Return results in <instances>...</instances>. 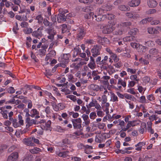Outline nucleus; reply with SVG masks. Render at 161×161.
Masks as SVG:
<instances>
[{"instance_id":"f257e3e1","label":"nucleus","mask_w":161,"mask_h":161,"mask_svg":"<svg viewBox=\"0 0 161 161\" xmlns=\"http://www.w3.org/2000/svg\"><path fill=\"white\" fill-rule=\"evenodd\" d=\"M71 121L74 128L75 129H80L81 128V120L80 118L72 119Z\"/></svg>"},{"instance_id":"f03ea898","label":"nucleus","mask_w":161,"mask_h":161,"mask_svg":"<svg viewBox=\"0 0 161 161\" xmlns=\"http://www.w3.org/2000/svg\"><path fill=\"white\" fill-rule=\"evenodd\" d=\"M77 38L78 40H81L85 36L86 31L83 28H78V29H77Z\"/></svg>"},{"instance_id":"7ed1b4c3","label":"nucleus","mask_w":161,"mask_h":161,"mask_svg":"<svg viewBox=\"0 0 161 161\" xmlns=\"http://www.w3.org/2000/svg\"><path fill=\"white\" fill-rule=\"evenodd\" d=\"M101 48L100 46L97 45L94 46L91 50L92 56L93 57H96L100 54V51Z\"/></svg>"},{"instance_id":"20e7f679","label":"nucleus","mask_w":161,"mask_h":161,"mask_svg":"<svg viewBox=\"0 0 161 161\" xmlns=\"http://www.w3.org/2000/svg\"><path fill=\"white\" fill-rule=\"evenodd\" d=\"M51 104L53 109L56 111H58L60 110H63L65 108L64 104L61 103L56 104L54 102L51 103Z\"/></svg>"},{"instance_id":"39448f33","label":"nucleus","mask_w":161,"mask_h":161,"mask_svg":"<svg viewBox=\"0 0 161 161\" xmlns=\"http://www.w3.org/2000/svg\"><path fill=\"white\" fill-rule=\"evenodd\" d=\"M106 19V16L104 15L99 14L97 13L92 17L93 20H95L97 21H100L104 20Z\"/></svg>"},{"instance_id":"423d86ee","label":"nucleus","mask_w":161,"mask_h":161,"mask_svg":"<svg viewBox=\"0 0 161 161\" xmlns=\"http://www.w3.org/2000/svg\"><path fill=\"white\" fill-rule=\"evenodd\" d=\"M19 157L18 152H14L8 157L7 161H17Z\"/></svg>"},{"instance_id":"0eeeda50","label":"nucleus","mask_w":161,"mask_h":161,"mask_svg":"<svg viewBox=\"0 0 161 161\" xmlns=\"http://www.w3.org/2000/svg\"><path fill=\"white\" fill-rule=\"evenodd\" d=\"M47 33L49 34L47 38L53 41L54 38V36L56 34V32L53 29L50 28L47 29Z\"/></svg>"},{"instance_id":"6e6552de","label":"nucleus","mask_w":161,"mask_h":161,"mask_svg":"<svg viewBox=\"0 0 161 161\" xmlns=\"http://www.w3.org/2000/svg\"><path fill=\"white\" fill-rule=\"evenodd\" d=\"M26 124V127L27 128H29L33 124H36V121L35 119H31L30 118L27 117L25 120Z\"/></svg>"},{"instance_id":"1a4fd4ad","label":"nucleus","mask_w":161,"mask_h":161,"mask_svg":"<svg viewBox=\"0 0 161 161\" xmlns=\"http://www.w3.org/2000/svg\"><path fill=\"white\" fill-rule=\"evenodd\" d=\"M113 30V28L111 25H107L103 27V32L104 34H109Z\"/></svg>"},{"instance_id":"9d476101","label":"nucleus","mask_w":161,"mask_h":161,"mask_svg":"<svg viewBox=\"0 0 161 161\" xmlns=\"http://www.w3.org/2000/svg\"><path fill=\"white\" fill-rule=\"evenodd\" d=\"M106 101H103L102 106L103 109L105 112L106 114H108L109 112L108 107L109 106V104L108 103H106Z\"/></svg>"},{"instance_id":"9b49d317","label":"nucleus","mask_w":161,"mask_h":161,"mask_svg":"<svg viewBox=\"0 0 161 161\" xmlns=\"http://www.w3.org/2000/svg\"><path fill=\"white\" fill-rule=\"evenodd\" d=\"M147 4L151 8H154L157 6L158 3L155 0H147Z\"/></svg>"},{"instance_id":"f8f14e48","label":"nucleus","mask_w":161,"mask_h":161,"mask_svg":"<svg viewBox=\"0 0 161 161\" xmlns=\"http://www.w3.org/2000/svg\"><path fill=\"white\" fill-rule=\"evenodd\" d=\"M23 143L28 146H34V143L32 142L31 137L25 138L23 140Z\"/></svg>"},{"instance_id":"ddd939ff","label":"nucleus","mask_w":161,"mask_h":161,"mask_svg":"<svg viewBox=\"0 0 161 161\" xmlns=\"http://www.w3.org/2000/svg\"><path fill=\"white\" fill-rule=\"evenodd\" d=\"M69 151H65L63 152H59L57 151L56 152V154L59 157L63 158H66L68 156V154H69Z\"/></svg>"},{"instance_id":"4468645a","label":"nucleus","mask_w":161,"mask_h":161,"mask_svg":"<svg viewBox=\"0 0 161 161\" xmlns=\"http://www.w3.org/2000/svg\"><path fill=\"white\" fill-rule=\"evenodd\" d=\"M158 28L149 27L147 28V32L150 34H157L158 33Z\"/></svg>"},{"instance_id":"2eb2a0df","label":"nucleus","mask_w":161,"mask_h":161,"mask_svg":"<svg viewBox=\"0 0 161 161\" xmlns=\"http://www.w3.org/2000/svg\"><path fill=\"white\" fill-rule=\"evenodd\" d=\"M70 55L69 54H64L62 57L61 62L64 64H67L69 62Z\"/></svg>"},{"instance_id":"dca6fc26","label":"nucleus","mask_w":161,"mask_h":161,"mask_svg":"<svg viewBox=\"0 0 161 161\" xmlns=\"http://www.w3.org/2000/svg\"><path fill=\"white\" fill-rule=\"evenodd\" d=\"M140 3V0H132L128 3V5L130 7L138 6Z\"/></svg>"},{"instance_id":"f3484780","label":"nucleus","mask_w":161,"mask_h":161,"mask_svg":"<svg viewBox=\"0 0 161 161\" xmlns=\"http://www.w3.org/2000/svg\"><path fill=\"white\" fill-rule=\"evenodd\" d=\"M40 28L38 29L37 31H35L32 32V35L33 36L39 39L41 37L42 35V33L41 31H39Z\"/></svg>"},{"instance_id":"a211bd4d","label":"nucleus","mask_w":161,"mask_h":161,"mask_svg":"<svg viewBox=\"0 0 161 161\" xmlns=\"http://www.w3.org/2000/svg\"><path fill=\"white\" fill-rule=\"evenodd\" d=\"M152 123L151 121H148L147 122V125L148 131L151 134H153L154 131L153 129L152 128Z\"/></svg>"},{"instance_id":"6ab92c4d","label":"nucleus","mask_w":161,"mask_h":161,"mask_svg":"<svg viewBox=\"0 0 161 161\" xmlns=\"http://www.w3.org/2000/svg\"><path fill=\"white\" fill-rule=\"evenodd\" d=\"M149 53L154 56V57H156L159 53L158 50L155 48H152L149 51Z\"/></svg>"},{"instance_id":"aec40b11","label":"nucleus","mask_w":161,"mask_h":161,"mask_svg":"<svg viewBox=\"0 0 161 161\" xmlns=\"http://www.w3.org/2000/svg\"><path fill=\"white\" fill-rule=\"evenodd\" d=\"M145 144V143L143 142H139L135 145V146L136 147L135 150L138 151L141 150L142 146H144Z\"/></svg>"},{"instance_id":"412c9836","label":"nucleus","mask_w":161,"mask_h":161,"mask_svg":"<svg viewBox=\"0 0 161 161\" xmlns=\"http://www.w3.org/2000/svg\"><path fill=\"white\" fill-rule=\"evenodd\" d=\"M29 151L32 154H38L42 152L40 148L37 147H34L33 149H30Z\"/></svg>"},{"instance_id":"4be33fe9","label":"nucleus","mask_w":161,"mask_h":161,"mask_svg":"<svg viewBox=\"0 0 161 161\" xmlns=\"http://www.w3.org/2000/svg\"><path fill=\"white\" fill-rule=\"evenodd\" d=\"M103 7L104 8L106 11H109L114 8L113 5L108 3L103 5Z\"/></svg>"},{"instance_id":"5701e85b","label":"nucleus","mask_w":161,"mask_h":161,"mask_svg":"<svg viewBox=\"0 0 161 161\" xmlns=\"http://www.w3.org/2000/svg\"><path fill=\"white\" fill-rule=\"evenodd\" d=\"M146 128V125L145 123H142L141 126L139 129V132L141 134H143Z\"/></svg>"},{"instance_id":"b1692460","label":"nucleus","mask_w":161,"mask_h":161,"mask_svg":"<svg viewBox=\"0 0 161 161\" xmlns=\"http://www.w3.org/2000/svg\"><path fill=\"white\" fill-rule=\"evenodd\" d=\"M124 41L126 42H131L133 41H135L136 40V37L134 36L131 35L126 37L123 39Z\"/></svg>"},{"instance_id":"393cba45","label":"nucleus","mask_w":161,"mask_h":161,"mask_svg":"<svg viewBox=\"0 0 161 161\" xmlns=\"http://www.w3.org/2000/svg\"><path fill=\"white\" fill-rule=\"evenodd\" d=\"M123 31L122 28H119L116 29L114 32V34L117 36L122 35L123 33Z\"/></svg>"},{"instance_id":"a878e982","label":"nucleus","mask_w":161,"mask_h":161,"mask_svg":"<svg viewBox=\"0 0 161 161\" xmlns=\"http://www.w3.org/2000/svg\"><path fill=\"white\" fill-rule=\"evenodd\" d=\"M43 23L45 26L46 27H49L50 28L52 27L53 23L52 22H50L46 19H44Z\"/></svg>"},{"instance_id":"bb28decb","label":"nucleus","mask_w":161,"mask_h":161,"mask_svg":"<svg viewBox=\"0 0 161 161\" xmlns=\"http://www.w3.org/2000/svg\"><path fill=\"white\" fill-rule=\"evenodd\" d=\"M120 25L123 27L130 28V26H132V23L130 22H124L121 23Z\"/></svg>"},{"instance_id":"cd10ccee","label":"nucleus","mask_w":161,"mask_h":161,"mask_svg":"<svg viewBox=\"0 0 161 161\" xmlns=\"http://www.w3.org/2000/svg\"><path fill=\"white\" fill-rule=\"evenodd\" d=\"M119 9L122 11H126L129 10V7L125 5H121L119 6Z\"/></svg>"},{"instance_id":"c85d7f7f","label":"nucleus","mask_w":161,"mask_h":161,"mask_svg":"<svg viewBox=\"0 0 161 161\" xmlns=\"http://www.w3.org/2000/svg\"><path fill=\"white\" fill-rule=\"evenodd\" d=\"M88 87L91 90L96 91H98L99 89V86L97 85L94 84H91Z\"/></svg>"},{"instance_id":"c756f323","label":"nucleus","mask_w":161,"mask_h":161,"mask_svg":"<svg viewBox=\"0 0 161 161\" xmlns=\"http://www.w3.org/2000/svg\"><path fill=\"white\" fill-rule=\"evenodd\" d=\"M57 21L58 23H62V22L65 21L66 20V19L64 17H63L62 16H60L59 14L57 16Z\"/></svg>"},{"instance_id":"7c9ffc66","label":"nucleus","mask_w":161,"mask_h":161,"mask_svg":"<svg viewBox=\"0 0 161 161\" xmlns=\"http://www.w3.org/2000/svg\"><path fill=\"white\" fill-rule=\"evenodd\" d=\"M3 108H1V113L2 114L3 117L5 119L8 118L7 114L8 113V111L7 110H4L3 109Z\"/></svg>"},{"instance_id":"2f4dec72","label":"nucleus","mask_w":161,"mask_h":161,"mask_svg":"<svg viewBox=\"0 0 161 161\" xmlns=\"http://www.w3.org/2000/svg\"><path fill=\"white\" fill-rule=\"evenodd\" d=\"M103 141V139L102 136H96L95 138V141L97 143H101Z\"/></svg>"},{"instance_id":"473e14b6","label":"nucleus","mask_w":161,"mask_h":161,"mask_svg":"<svg viewBox=\"0 0 161 161\" xmlns=\"http://www.w3.org/2000/svg\"><path fill=\"white\" fill-rule=\"evenodd\" d=\"M106 11L104 7H103V5L100 8H99L96 11V13H98L99 14H102L105 13Z\"/></svg>"},{"instance_id":"72a5a7b5","label":"nucleus","mask_w":161,"mask_h":161,"mask_svg":"<svg viewBox=\"0 0 161 161\" xmlns=\"http://www.w3.org/2000/svg\"><path fill=\"white\" fill-rule=\"evenodd\" d=\"M154 137H153L150 139V142L151 143H153L155 142V140H158V135L157 133H155L154 135Z\"/></svg>"},{"instance_id":"f704fd0d","label":"nucleus","mask_w":161,"mask_h":161,"mask_svg":"<svg viewBox=\"0 0 161 161\" xmlns=\"http://www.w3.org/2000/svg\"><path fill=\"white\" fill-rule=\"evenodd\" d=\"M31 114V116L32 117H33L35 115L38 114H39V112L36 109H32L30 112Z\"/></svg>"},{"instance_id":"c9c22d12","label":"nucleus","mask_w":161,"mask_h":161,"mask_svg":"<svg viewBox=\"0 0 161 161\" xmlns=\"http://www.w3.org/2000/svg\"><path fill=\"white\" fill-rule=\"evenodd\" d=\"M118 84L121 85L124 87H125L126 86L125 81H123L121 78L119 79Z\"/></svg>"},{"instance_id":"e433bc0d","label":"nucleus","mask_w":161,"mask_h":161,"mask_svg":"<svg viewBox=\"0 0 161 161\" xmlns=\"http://www.w3.org/2000/svg\"><path fill=\"white\" fill-rule=\"evenodd\" d=\"M137 30H138L137 29L134 28L131 29L130 31L129 32V33L130 35L134 36L136 35Z\"/></svg>"},{"instance_id":"4c0bfd02","label":"nucleus","mask_w":161,"mask_h":161,"mask_svg":"<svg viewBox=\"0 0 161 161\" xmlns=\"http://www.w3.org/2000/svg\"><path fill=\"white\" fill-rule=\"evenodd\" d=\"M158 118L157 117V115L156 114H153L149 116V119L150 120V121L152 122L153 120H157V118Z\"/></svg>"},{"instance_id":"58836bf2","label":"nucleus","mask_w":161,"mask_h":161,"mask_svg":"<svg viewBox=\"0 0 161 161\" xmlns=\"http://www.w3.org/2000/svg\"><path fill=\"white\" fill-rule=\"evenodd\" d=\"M36 19L38 20V23L41 24L42 22L43 21V18L41 15L40 14L36 16Z\"/></svg>"},{"instance_id":"ea45409f","label":"nucleus","mask_w":161,"mask_h":161,"mask_svg":"<svg viewBox=\"0 0 161 161\" xmlns=\"http://www.w3.org/2000/svg\"><path fill=\"white\" fill-rule=\"evenodd\" d=\"M88 66L91 69H93L96 68V65L95 62H90V63L88 64Z\"/></svg>"},{"instance_id":"a19ab883","label":"nucleus","mask_w":161,"mask_h":161,"mask_svg":"<svg viewBox=\"0 0 161 161\" xmlns=\"http://www.w3.org/2000/svg\"><path fill=\"white\" fill-rule=\"evenodd\" d=\"M97 101H91L88 105H86V106L88 109L92 107H94L96 102Z\"/></svg>"},{"instance_id":"79ce46f5","label":"nucleus","mask_w":161,"mask_h":161,"mask_svg":"<svg viewBox=\"0 0 161 161\" xmlns=\"http://www.w3.org/2000/svg\"><path fill=\"white\" fill-rule=\"evenodd\" d=\"M12 123L14 127L15 128H16L19 126V123L17 122V120L15 119H14V120H13Z\"/></svg>"},{"instance_id":"37998d69","label":"nucleus","mask_w":161,"mask_h":161,"mask_svg":"<svg viewBox=\"0 0 161 161\" xmlns=\"http://www.w3.org/2000/svg\"><path fill=\"white\" fill-rule=\"evenodd\" d=\"M32 29L31 28H27L26 29H25L24 30V31L26 34H29L32 32Z\"/></svg>"},{"instance_id":"c03bdc74","label":"nucleus","mask_w":161,"mask_h":161,"mask_svg":"<svg viewBox=\"0 0 161 161\" xmlns=\"http://www.w3.org/2000/svg\"><path fill=\"white\" fill-rule=\"evenodd\" d=\"M44 74L48 78H50L49 76H51L52 75L50 70L49 69H46V72L44 73Z\"/></svg>"},{"instance_id":"a18cd8bd","label":"nucleus","mask_w":161,"mask_h":161,"mask_svg":"<svg viewBox=\"0 0 161 161\" xmlns=\"http://www.w3.org/2000/svg\"><path fill=\"white\" fill-rule=\"evenodd\" d=\"M106 16V18L108 19H114L115 16L113 14H108L107 15H105Z\"/></svg>"},{"instance_id":"49530a36","label":"nucleus","mask_w":161,"mask_h":161,"mask_svg":"<svg viewBox=\"0 0 161 161\" xmlns=\"http://www.w3.org/2000/svg\"><path fill=\"white\" fill-rule=\"evenodd\" d=\"M114 65L116 68H120L122 66V64L120 61L118 62L115 63Z\"/></svg>"},{"instance_id":"de8ad7c7","label":"nucleus","mask_w":161,"mask_h":161,"mask_svg":"<svg viewBox=\"0 0 161 161\" xmlns=\"http://www.w3.org/2000/svg\"><path fill=\"white\" fill-rule=\"evenodd\" d=\"M51 19L52 22L53 23V24L54 25L57 24L56 20V15H52L51 16Z\"/></svg>"},{"instance_id":"09e8293b","label":"nucleus","mask_w":161,"mask_h":161,"mask_svg":"<svg viewBox=\"0 0 161 161\" xmlns=\"http://www.w3.org/2000/svg\"><path fill=\"white\" fill-rule=\"evenodd\" d=\"M124 97L127 99L131 100V99L133 100L135 97L131 95L128 94H125L124 95Z\"/></svg>"},{"instance_id":"8fccbe9b","label":"nucleus","mask_w":161,"mask_h":161,"mask_svg":"<svg viewBox=\"0 0 161 161\" xmlns=\"http://www.w3.org/2000/svg\"><path fill=\"white\" fill-rule=\"evenodd\" d=\"M108 57V56H105L101 62V64H105L107 63Z\"/></svg>"},{"instance_id":"3c124183","label":"nucleus","mask_w":161,"mask_h":161,"mask_svg":"<svg viewBox=\"0 0 161 161\" xmlns=\"http://www.w3.org/2000/svg\"><path fill=\"white\" fill-rule=\"evenodd\" d=\"M16 25L14 26L13 29V30L15 33V34H16L17 33V31L18 30H19V28H18V25L17 22L15 23Z\"/></svg>"},{"instance_id":"603ef678","label":"nucleus","mask_w":161,"mask_h":161,"mask_svg":"<svg viewBox=\"0 0 161 161\" xmlns=\"http://www.w3.org/2000/svg\"><path fill=\"white\" fill-rule=\"evenodd\" d=\"M80 145L81 146H83L85 148V149H87L88 150H91L92 149V146H89L88 145H84L82 144H80Z\"/></svg>"},{"instance_id":"864d4df0","label":"nucleus","mask_w":161,"mask_h":161,"mask_svg":"<svg viewBox=\"0 0 161 161\" xmlns=\"http://www.w3.org/2000/svg\"><path fill=\"white\" fill-rule=\"evenodd\" d=\"M62 27V32L64 33L66 31L67 26L65 24H63L61 25Z\"/></svg>"},{"instance_id":"5fc2aeb1","label":"nucleus","mask_w":161,"mask_h":161,"mask_svg":"<svg viewBox=\"0 0 161 161\" xmlns=\"http://www.w3.org/2000/svg\"><path fill=\"white\" fill-rule=\"evenodd\" d=\"M97 126L99 128L103 129L104 128L105 124L103 123H98L97 124Z\"/></svg>"},{"instance_id":"6e6d98bb","label":"nucleus","mask_w":161,"mask_h":161,"mask_svg":"<svg viewBox=\"0 0 161 161\" xmlns=\"http://www.w3.org/2000/svg\"><path fill=\"white\" fill-rule=\"evenodd\" d=\"M160 23V21L158 20H154L151 21V24L153 25H155Z\"/></svg>"},{"instance_id":"4d7b16f0","label":"nucleus","mask_w":161,"mask_h":161,"mask_svg":"<svg viewBox=\"0 0 161 161\" xmlns=\"http://www.w3.org/2000/svg\"><path fill=\"white\" fill-rule=\"evenodd\" d=\"M71 160L74 161H80L81 158L73 156L71 157Z\"/></svg>"},{"instance_id":"13d9d810","label":"nucleus","mask_w":161,"mask_h":161,"mask_svg":"<svg viewBox=\"0 0 161 161\" xmlns=\"http://www.w3.org/2000/svg\"><path fill=\"white\" fill-rule=\"evenodd\" d=\"M137 76L136 75H132L130 76V78L131 80H136V81H138L139 80V79H137Z\"/></svg>"},{"instance_id":"bf43d9fd","label":"nucleus","mask_w":161,"mask_h":161,"mask_svg":"<svg viewBox=\"0 0 161 161\" xmlns=\"http://www.w3.org/2000/svg\"><path fill=\"white\" fill-rule=\"evenodd\" d=\"M147 99L149 101H152L155 99L154 97L152 95L150 94L147 96Z\"/></svg>"},{"instance_id":"052dcab7","label":"nucleus","mask_w":161,"mask_h":161,"mask_svg":"<svg viewBox=\"0 0 161 161\" xmlns=\"http://www.w3.org/2000/svg\"><path fill=\"white\" fill-rule=\"evenodd\" d=\"M122 2V0H116L114 2V4L115 6H118Z\"/></svg>"},{"instance_id":"680f3d73","label":"nucleus","mask_w":161,"mask_h":161,"mask_svg":"<svg viewBox=\"0 0 161 161\" xmlns=\"http://www.w3.org/2000/svg\"><path fill=\"white\" fill-rule=\"evenodd\" d=\"M94 14L93 13L91 12L89 14H87L86 15V16L85 17V18H86H86L87 19H91V18H92V16H94Z\"/></svg>"},{"instance_id":"e2e57ef3","label":"nucleus","mask_w":161,"mask_h":161,"mask_svg":"<svg viewBox=\"0 0 161 161\" xmlns=\"http://www.w3.org/2000/svg\"><path fill=\"white\" fill-rule=\"evenodd\" d=\"M127 71L128 72H130L131 74H134L136 72V70L135 69L128 68L127 69Z\"/></svg>"},{"instance_id":"0e129e2a","label":"nucleus","mask_w":161,"mask_h":161,"mask_svg":"<svg viewBox=\"0 0 161 161\" xmlns=\"http://www.w3.org/2000/svg\"><path fill=\"white\" fill-rule=\"evenodd\" d=\"M150 77L147 76L143 78V81L145 83H148L150 81Z\"/></svg>"},{"instance_id":"69168bd1","label":"nucleus","mask_w":161,"mask_h":161,"mask_svg":"<svg viewBox=\"0 0 161 161\" xmlns=\"http://www.w3.org/2000/svg\"><path fill=\"white\" fill-rule=\"evenodd\" d=\"M138 44L135 42H131L130 43L131 46L133 48H137L139 46Z\"/></svg>"},{"instance_id":"338daca9","label":"nucleus","mask_w":161,"mask_h":161,"mask_svg":"<svg viewBox=\"0 0 161 161\" xmlns=\"http://www.w3.org/2000/svg\"><path fill=\"white\" fill-rule=\"evenodd\" d=\"M20 25L22 27H27L28 26V24L26 22L24 21L21 23Z\"/></svg>"},{"instance_id":"774afa93","label":"nucleus","mask_w":161,"mask_h":161,"mask_svg":"<svg viewBox=\"0 0 161 161\" xmlns=\"http://www.w3.org/2000/svg\"><path fill=\"white\" fill-rule=\"evenodd\" d=\"M157 117L158 118H157V120L155 121L154 122V124L155 125H157L159 123H161V118H160L157 115Z\"/></svg>"}]
</instances>
